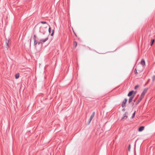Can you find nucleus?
Returning a JSON list of instances; mask_svg holds the SVG:
<instances>
[{"label": "nucleus", "instance_id": "obj_23", "mask_svg": "<svg viewBox=\"0 0 155 155\" xmlns=\"http://www.w3.org/2000/svg\"><path fill=\"white\" fill-rule=\"evenodd\" d=\"M138 86H139L138 85L134 87L135 89H137V88H138Z\"/></svg>", "mask_w": 155, "mask_h": 155}, {"label": "nucleus", "instance_id": "obj_7", "mask_svg": "<svg viewBox=\"0 0 155 155\" xmlns=\"http://www.w3.org/2000/svg\"><path fill=\"white\" fill-rule=\"evenodd\" d=\"M143 98V97H142L140 96V97L139 99H138V100L137 101L136 104H138L140 102V101H141V100Z\"/></svg>", "mask_w": 155, "mask_h": 155}, {"label": "nucleus", "instance_id": "obj_27", "mask_svg": "<svg viewBox=\"0 0 155 155\" xmlns=\"http://www.w3.org/2000/svg\"><path fill=\"white\" fill-rule=\"evenodd\" d=\"M137 71H135V72L137 73Z\"/></svg>", "mask_w": 155, "mask_h": 155}, {"label": "nucleus", "instance_id": "obj_26", "mask_svg": "<svg viewBox=\"0 0 155 155\" xmlns=\"http://www.w3.org/2000/svg\"><path fill=\"white\" fill-rule=\"evenodd\" d=\"M31 41H30V44H31Z\"/></svg>", "mask_w": 155, "mask_h": 155}, {"label": "nucleus", "instance_id": "obj_9", "mask_svg": "<svg viewBox=\"0 0 155 155\" xmlns=\"http://www.w3.org/2000/svg\"><path fill=\"white\" fill-rule=\"evenodd\" d=\"M144 127L143 126H141L139 128L138 131L139 132H141L144 130Z\"/></svg>", "mask_w": 155, "mask_h": 155}, {"label": "nucleus", "instance_id": "obj_12", "mask_svg": "<svg viewBox=\"0 0 155 155\" xmlns=\"http://www.w3.org/2000/svg\"><path fill=\"white\" fill-rule=\"evenodd\" d=\"M74 48H75L77 46V43L76 41H74Z\"/></svg>", "mask_w": 155, "mask_h": 155}, {"label": "nucleus", "instance_id": "obj_19", "mask_svg": "<svg viewBox=\"0 0 155 155\" xmlns=\"http://www.w3.org/2000/svg\"><path fill=\"white\" fill-rule=\"evenodd\" d=\"M152 80L153 81H154L155 80V75H154L153 77Z\"/></svg>", "mask_w": 155, "mask_h": 155}, {"label": "nucleus", "instance_id": "obj_16", "mask_svg": "<svg viewBox=\"0 0 155 155\" xmlns=\"http://www.w3.org/2000/svg\"><path fill=\"white\" fill-rule=\"evenodd\" d=\"M41 23L42 24H45L47 23L45 21H41Z\"/></svg>", "mask_w": 155, "mask_h": 155}, {"label": "nucleus", "instance_id": "obj_17", "mask_svg": "<svg viewBox=\"0 0 155 155\" xmlns=\"http://www.w3.org/2000/svg\"><path fill=\"white\" fill-rule=\"evenodd\" d=\"M36 36L35 35H34V37H33V39L34 40H36Z\"/></svg>", "mask_w": 155, "mask_h": 155}, {"label": "nucleus", "instance_id": "obj_2", "mask_svg": "<svg viewBox=\"0 0 155 155\" xmlns=\"http://www.w3.org/2000/svg\"><path fill=\"white\" fill-rule=\"evenodd\" d=\"M95 113L94 112H93L91 116L89 122H88V124H89L91 122V120H92V119H93V118L94 117L95 115Z\"/></svg>", "mask_w": 155, "mask_h": 155}, {"label": "nucleus", "instance_id": "obj_20", "mask_svg": "<svg viewBox=\"0 0 155 155\" xmlns=\"http://www.w3.org/2000/svg\"><path fill=\"white\" fill-rule=\"evenodd\" d=\"M154 39H153V40H152L151 44V45H152V44H153V42H154Z\"/></svg>", "mask_w": 155, "mask_h": 155}, {"label": "nucleus", "instance_id": "obj_22", "mask_svg": "<svg viewBox=\"0 0 155 155\" xmlns=\"http://www.w3.org/2000/svg\"><path fill=\"white\" fill-rule=\"evenodd\" d=\"M37 44H38V45H40L41 44V41L40 40V41L38 42Z\"/></svg>", "mask_w": 155, "mask_h": 155}, {"label": "nucleus", "instance_id": "obj_13", "mask_svg": "<svg viewBox=\"0 0 155 155\" xmlns=\"http://www.w3.org/2000/svg\"><path fill=\"white\" fill-rule=\"evenodd\" d=\"M9 41L8 40V42H6V45H7V46H6V48H7V49H8L9 46Z\"/></svg>", "mask_w": 155, "mask_h": 155}, {"label": "nucleus", "instance_id": "obj_3", "mask_svg": "<svg viewBox=\"0 0 155 155\" xmlns=\"http://www.w3.org/2000/svg\"><path fill=\"white\" fill-rule=\"evenodd\" d=\"M127 99L126 98H125L124 100L123 101L121 106L122 107H124L126 106V104L127 102Z\"/></svg>", "mask_w": 155, "mask_h": 155}, {"label": "nucleus", "instance_id": "obj_10", "mask_svg": "<svg viewBox=\"0 0 155 155\" xmlns=\"http://www.w3.org/2000/svg\"><path fill=\"white\" fill-rule=\"evenodd\" d=\"M134 92V91H130L129 93L128 94L127 96L129 97H131L130 96H131V95Z\"/></svg>", "mask_w": 155, "mask_h": 155}, {"label": "nucleus", "instance_id": "obj_28", "mask_svg": "<svg viewBox=\"0 0 155 155\" xmlns=\"http://www.w3.org/2000/svg\"><path fill=\"white\" fill-rule=\"evenodd\" d=\"M137 71H135V72L137 73Z\"/></svg>", "mask_w": 155, "mask_h": 155}, {"label": "nucleus", "instance_id": "obj_15", "mask_svg": "<svg viewBox=\"0 0 155 155\" xmlns=\"http://www.w3.org/2000/svg\"><path fill=\"white\" fill-rule=\"evenodd\" d=\"M136 111H135L134 112V113L133 114V115L132 116V118H133L135 117V115L136 114Z\"/></svg>", "mask_w": 155, "mask_h": 155}, {"label": "nucleus", "instance_id": "obj_6", "mask_svg": "<svg viewBox=\"0 0 155 155\" xmlns=\"http://www.w3.org/2000/svg\"><path fill=\"white\" fill-rule=\"evenodd\" d=\"M48 39V37H47L44 39H40V41H41V44H42L45 42L46 41H47Z\"/></svg>", "mask_w": 155, "mask_h": 155}, {"label": "nucleus", "instance_id": "obj_11", "mask_svg": "<svg viewBox=\"0 0 155 155\" xmlns=\"http://www.w3.org/2000/svg\"><path fill=\"white\" fill-rule=\"evenodd\" d=\"M15 78L16 79H17L19 77V73H17V74H15Z\"/></svg>", "mask_w": 155, "mask_h": 155}, {"label": "nucleus", "instance_id": "obj_4", "mask_svg": "<svg viewBox=\"0 0 155 155\" xmlns=\"http://www.w3.org/2000/svg\"><path fill=\"white\" fill-rule=\"evenodd\" d=\"M127 112H125V113L124 114V115H123V117L122 118L121 120H126L127 117Z\"/></svg>", "mask_w": 155, "mask_h": 155}, {"label": "nucleus", "instance_id": "obj_14", "mask_svg": "<svg viewBox=\"0 0 155 155\" xmlns=\"http://www.w3.org/2000/svg\"><path fill=\"white\" fill-rule=\"evenodd\" d=\"M34 45L36 47V45L38 43V41H37L36 40H34Z\"/></svg>", "mask_w": 155, "mask_h": 155}, {"label": "nucleus", "instance_id": "obj_18", "mask_svg": "<svg viewBox=\"0 0 155 155\" xmlns=\"http://www.w3.org/2000/svg\"><path fill=\"white\" fill-rule=\"evenodd\" d=\"M51 27H50L49 28V29H48V31H49V32L50 33H51Z\"/></svg>", "mask_w": 155, "mask_h": 155}, {"label": "nucleus", "instance_id": "obj_5", "mask_svg": "<svg viewBox=\"0 0 155 155\" xmlns=\"http://www.w3.org/2000/svg\"><path fill=\"white\" fill-rule=\"evenodd\" d=\"M136 91H135L134 92V95L133 96H131L130 97L129 99V103H130L131 101L133 98L134 97V95L136 94Z\"/></svg>", "mask_w": 155, "mask_h": 155}, {"label": "nucleus", "instance_id": "obj_1", "mask_svg": "<svg viewBox=\"0 0 155 155\" xmlns=\"http://www.w3.org/2000/svg\"><path fill=\"white\" fill-rule=\"evenodd\" d=\"M148 90V88H146L145 89H144L141 94L140 96H141V97L143 98L145 94L147 92Z\"/></svg>", "mask_w": 155, "mask_h": 155}, {"label": "nucleus", "instance_id": "obj_8", "mask_svg": "<svg viewBox=\"0 0 155 155\" xmlns=\"http://www.w3.org/2000/svg\"><path fill=\"white\" fill-rule=\"evenodd\" d=\"M141 64L143 66H144L145 65V61L143 59H142L141 61Z\"/></svg>", "mask_w": 155, "mask_h": 155}, {"label": "nucleus", "instance_id": "obj_24", "mask_svg": "<svg viewBox=\"0 0 155 155\" xmlns=\"http://www.w3.org/2000/svg\"><path fill=\"white\" fill-rule=\"evenodd\" d=\"M54 30H53L52 33L51 34V36H52L53 34Z\"/></svg>", "mask_w": 155, "mask_h": 155}, {"label": "nucleus", "instance_id": "obj_25", "mask_svg": "<svg viewBox=\"0 0 155 155\" xmlns=\"http://www.w3.org/2000/svg\"><path fill=\"white\" fill-rule=\"evenodd\" d=\"M125 109H124H124H122V111H125Z\"/></svg>", "mask_w": 155, "mask_h": 155}, {"label": "nucleus", "instance_id": "obj_21", "mask_svg": "<svg viewBox=\"0 0 155 155\" xmlns=\"http://www.w3.org/2000/svg\"><path fill=\"white\" fill-rule=\"evenodd\" d=\"M130 146H131L129 144V147H128V150L129 151H130V147H131Z\"/></svg>", "mask_w": 155, "mask_h": 155}]
</instances>
